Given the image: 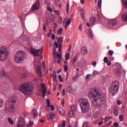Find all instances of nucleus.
<instances>
[{"label":"nucleus","instance_id":"obj_24","mask_svg":"<svg viewBox=\"0 0 127 127\" xmlns=\"http://www.w3.org/2000/svg\"><path fill=\"white\" fill-rule=\"evenodd\" d=\"M89 22L91 24H94V23L96 22V17H91L89 20Z\"/></svg>","mask_w":127,"mask_h":127},{"label":"nucleus","instance_id":"obj_43","mask_svg":"<svg viewBox=\"0 0 127 127\" xmlns=\"http://www.w3.org/2000/svg\"><path fill=\"white\" fill-rule=\"evenodd\" d=\"M61 127H66V121H65L64 120L63 121L62 125H61Z\"/></svg>","mask_w":127,"mask_h":127},{"label":"nucleus","instance_id":"obj_9","mask_svg":"<svg viewBox=\"0 0 127 127\" xmlns=\"http://www.w3.org/2000/svg\"><path fill=\"white\" fill-rule=\"evenodd\" d=\"M5 110L6 112H9L10 114H13L15 112V107L14 105L11 104H8V107H5Z\"/></svg>","mask_w":127,"mask_h":127},{"label":"nucleus","instance_id":"obj_8","mask_svg":"<svg viewBox=\"0 0 127 127\" xmlns=\"http://www.w3.org/2000/svg\"><path fill=\"white\" fill-rule=\"evenodd\" d=\"M30 52L34 55V56H36V57H38L40 56L41 54H42V52H43V49H35L33 48H31L30 49Z\"/></svg>","mask_w":127,"mask_h":127},{"label":"nucleus","instance_id":"obj_28","mask_svg":"<svg viewBox=\"0 0 127 127\" xmlns=\"http://www.w3.org/2000/svg\"><path fill=\"white\" fill-rule=\"evenodd\" d=\"M98 74H100V71H94L93 72L92 74V77H96L98 75Z\"/></svg>","mask_w":127,"mask_h":127},{"label":"nucleus","instance_id":"obj_39","mask_svg":"<svg viewBox=\"0 0 127 127\" xmlns=\"http://www.w3.org/2000/svg\"><path fill=\"white\" fill-rule=\"evenodd\" d=\"M3 105V100L0 98V108H1Z\"/></svg>","mask_w":127,"mask_h":127},{"label":"nucleus","instance_id":"obj_62","mask_svg":"<svg viewBox=\"0 0 127 127\" xmlns=\"http://www.w3.org/2000/svg\"><path fill=\"white\" fill-rule=\"evenodd\" d=\"M55 45L56 48H58V43L55 42Z\"/></svg>","mask_w":127,"mask_h":127},{"label":"nucleus","instance_id":"obj_61","mask_svg":"<svg viewBox=\"0 0 127 127\" xmlns=\"http://www.w3.org/2000/svg\"><path fill=\"white\" fill-rule=\"evenodd\" d=\"M57 78V76L56 75H55L53 77V81L54 82H55V81H56V79Z\"/></svg>","mask_w":127,"mask_h":127},{"label":"nucleus","instance_id":"obj_60","mask_svg":"<svg viewBox=\"0 0 127 127\" xmlns=\"http://www.w3.org/2000/svg\"><path fill=\"white\" fill-rule=\"evenodd\" d=\"M57 55H58V57H59V59H61L62 58V55H61L59 54H58Z\"/></svg>","mask_w":127,"mask_h":127},{"label":"nucleus","instance_id":"obj_51","mask_svg":"<svg viewBox=\"0 0 127 127\" xmlns=\"http://www.w3.org/2000/svg\"><path fill=\"white\" fill-rule=\"evenodd\" d=\"M61 89H62V84L61 83L59 85V91H61Z\"/></svg>","mask_w":127,"mask_h":127},{"label":"nucleus","instance_id":"obj_7","mask_svg":"<svg viewBox=\"0 0 127 127\" xmlns=\"http://www.w3.org/2000/svg\"><path fill=\"white\" fill-rule=\"evenodd\" d=\"M105 24L108 28H114L115 26H116L117 24H118V20L115 19L114 20H106Z\"/></svg>","mask_w":127,"mask_h":127},{"label":"nucleus","instance_id":"obj_49","mask_svg":"<svg viewBox=\"0 0 127 127\" xmlns=\"http://www.w3.org/2000/svg\"><path fill=\"white\" fill-rule=\"evenodd\" d=\"M113 122L111 121L106 124V127H110L112 124Z\"/></svg>","mask_w":127,"mask_h":127},{"label":"nucleus","instance_id":"obj_52","mask_svg":"<svg viewBox=\"0 0 127 127\" xmlns=\"http://www.w3.org/2000/svg\"><path fill=\"white\" fill-rule=\"evenodd\" d=\"M83 24H80L78 27V29L79 30V31H82V26Z\"/></svg>","mask_w":127,"mask_h":127},{"label":"nucleus","instance_id":"obj_11","mask_svg":"<svg viewBox=\"0 0 127 127\" xmlns=\"http://www.w3.org/2000/svg\"><path fill=\"white\" fill-rule=\"evenodd\" d=\"M119 92V90L117 89V88H114L112 86L110 87V88L109 90V93L110 95H112L113 97L115 96V95H117L118 94V92Z\"/></svg>","mask_w":127,"mask_h":127},{"label":"nucleus","instance_id":"obj_25","mask_svg":"<svg viewBox=\"0 0 127 127\" xmlns=\"http://www.w3.org/2000/svg\"><path fill=\"white\" fill-rule=\"evenodd\" d=\"M87 35H88V38L93 39L94 38V34L92 32H87Z\"/></svg>","mask_w":127,"mask_h":127},{"label":"nucleus","instance_id":"obj_37","mask_svg":"<svg viewBox=\"0 0 127 127\" xmlns=\"http://www.w3.org/2000/svg\"><path fill=\"white\" fill-rule=\"evenodd\" d=\"M119 121L120 122H123L124 121V115H121L119 116Z\"/></svg>","mask_w":127,"mask_h":127},{"label":"nucleus","instance_id":"obj_36","mask_svg":"<svg viewBox=\"0 0 127 127\" xmlns=\"http://www.w3.org/2000/svg\"><path fill=\"white\" fill-rule=\"evenodd\" d=\"M70 59V54L67 53L65 54V60H69Z\"/></svg>","mask_w":127,"mask_h":127},{"label":"nucleus","instance_id":"obj_2","mask_svg":"<svg viewBox=\"0 0 127 127\" xmlns=\"http://www.w3.org/2000/svg\"><path fill=\"white\" fill-rule=\"evenodd\" d=\"M78 103L83 114H86V113H88L90 111V103L88 99L80 98L78 100Z\"/></svg>","mask_w":127,"mask_h":127},{"label":"nucleus","instance_id":"obj_14","mask_svg":"<svg viewBox=\"0 0 127 127\" xmlns=\"http://www.w3.org/2000/svg\"><path fill=\"white\" fill-rule=\"evenodd\" d=\"M23 72L20 74V77L22 78H26L27 76V70H26V68L24 67L23 69Z\"/></svg>","mask_w":127,"mask_h":127},{"label":"nucleus","instance_id":"obj_41","mask_svg":"<svg viewBox=\"0 0 127 127\" xmlns=\"http://www.w3.org/2000/svg\"><path fill=\"white\" fill-rule=\"evenodd\" d=\"M59 79L61 83L63 82V78H62V76L61 75H59Z\"/></svg>","mask_w":127,"mask_h":127},{"label":"nucleus","instance_id":"obj_31","mask_svg":"<svg viewBox=\"0 0 127 127\" xmlns=\"http://www.w3.org/2000/svg\"><path fill=\"white\" fill-rule=\"evenodd\" d=\"M122 3L124 5L125 7L127 8V0H122Z\"/></svg>","mask_w":127,"mask_h":127},{"label":"nucleus","instance_id":"obj_34","mask_svg":"<svg viewBox=\"0 0 127 127\" xmlns=\"http://www.w3.org/2000/svg\"><path fill=\"white\" fill-rule=\"evenodd\" d=\"M37 72L38 73L40 76H42V73L41 72V70L39 68H37Z\"/></svg>","mask_w":127,"mask_h":127},{"label":"nucleus","instance_id":"obj_6","mask_svg":"<svg viewBox=\"0 0 127 127\" xmlns=\"http://www.w3.org/2000/svg\"><path fill=\"white\" fill-rule=\"evenodd\" d=\"M8 57V50L5 46L0 47V61H5Z\"/></svg>","mask_w":127,"mask_h":127},{"label":"nucleus","instance_id":"obj_29","mask_svg":"<svg viewBox=\"0 0 127 127\" xmlns=\"http://www.w3.org/2000/svg\"><path fill=\"white\" fill-rule=\"evenodd\" d=\"M114 115L115 117H118L119 116V112L118 111V110L114 109L113 111Z\"/></svg>","mask_w":127,"mask_h":127},{"label":"nucleus","instance_id":"obj_45","mask_svg":"<svg viewBox=\"0 0 127 127\" xmlns=\"http://www.w3.org/2000/svg\"><path fill=\"white\" fill-rule=\"evenodd\" d=\"M69 5L67 3V5H66V12H67V13H69Z\"/></svg>","mask_w":127,"mask_h":127},{"label":"nucleus","instance_id":"obj_57","mask_svg":"<svg viewBox=\"0 0 127 127\" xmlns=\"http://www.w3.org/2000/svg\"><path fill=\"white\" fill-rule=\"evenodd\" d=\"M64 105H65V102L64 101V99H63L62 101V105L63 106V107H64Z\"/></svg>","mask_w":127,"mask_h":127},{"label":"nucleus","instance_id":"obj_38","mask_svg":"<svg viewBox=\"0 0 127 127\" xmlns=\"http://www.w3.org/2000/svg\"><path fill=\"white\" fill-rule=\"evenodd\" d=\"M68 116L72 118V117H74V112L73 111H70L68 114Z\"/></svg>","mask_w":127,"mask_h":127},{"label":"nucleus","instance_id":"obj_4","mask_svg":"<svg viewBox=\"0 0 127 127\" xmlns=\"http://www.w3.org/2000/svg\"><path fill=\"white\" fill-rule=\"evenodd\" d=\"M26 58V55L23 51H19L15 55L14 62L17 64L23 63L24 60Z\"/></svg>","mask_w":127,"mask_h":127},{"label":"nucleus","instance_id":"obj_56","mask_svg":"<svg viewBox=\"0 0 127 127\" xmlns=\"http://www.w3.org/2000/svg\"><path fill=\"white\" fill-rule=\"evenodd\" d=\"M56 48L54 49L53 51V53L54 54V55H56Z\"/></svg>","mask_w":127,"mask_h":127},{"label":"nucleus","instance_id":"obj_46","mask_svg":"<svg viewBox=\"0 0 127 127\" xmlns=\"http://www.w3.org/2000/svg\"><path fill=\"white\" fill-rule=\"evenodd\" d=\"M108 61H108V57H104V62L105 63H107Z\"/></svg>","mask_w":127,"mask_h":127},{"label":"nucleus","instance_id":"obj_59","mask_svg":"<svg viewBox=\"0 0 127 127\" xmlns=\"http://www.w3.org/2000/svg\"><path fill=\"white\" fill-rule=\"evenodd\" d=\"M52 40H54L55 39V35L54 34L52 35Z\"/></svg>","mask_w":127,"mask_h":127},{"label":"nucleus","instance_id":"obj_30","mask_svg":"<svg viewBox=\"0 0 127 127\" xmlns=\"http://www.w3.org/2000/svg\"><path fill=\"white\" fill-rule=\"evenodd\" d=\"M77 59H78V56L75 55L72 62V64H75V63L76 62V61H77Z\"/></svg>","mask_w":127,"mask_h":127},{"label":"nucleus","instance_id":"obj_18","mask_svg":"<svg viewBox=\"0 0 127 127\" xmlns=\"http://www.w3.org/2000/svg\"><path fill=\"white\" fill-rule=\"evenodd\" d=\"M81 51V54L83 55H85L87 54V53H88V49H87V47H83L82 48Z\"/></svg>","mask_w":127,"mask_h":127},{"label":"nucleus","instance_id":"obj_23","mask_svg":"<svg viewBox=\"0 0 127 127\" xmlns=\"http://www.w3.org/2000/svg\"><path fill=\"white\" fill-rule=\"evenodd\" d=\"M33 114V117L34 118H37L38 116V113L37 112V110L35 109H33L32 110Z\"/></svg>","mask_w":127,"mask_h":127},{"label":"nucleus","instance_id":"obj_33","mask_svg":"<svg viewBox=\"0 0 127 127\" xmlns=\"http://www.w3.org/2000/svg\"><path fill=\"white\" fill-rule=\"evenodd\" d=\"M71 110L73 112H75V111H76V110H77V107H76V106H75L74 105H72L71 107Z\"/></svg>","mask_w":127,"mask_h":127},{"label":"nucleus","instance_id":"obj_19","mask_svg":"<svg viewBox=\"0 0 127 127\" xmlns=\"http://www.w3.org/2000/svg\"><path fill=\"white\" fill-rule=\"evenodd\" d=\"M21 37L23 42H25V41H27L28 40V36L27 35L22 34Z\"/></svg>","mask_w":127,"mask_h":127},{"label":"nucleus","instance_id":"obj_1","mask_svg":"<svg viewBox=\"0 0 127 127\" xmlns=\"http://www.w3.org/2000/svg\"><path fill=\"white\" fill-rule=\"evenodd\" d=\"M88 95L89 99L92 100V104L94 107L102 106L105 103L104 94L96 91V89H90Z\"/></svg>","mask_w":127,"mask_h":127},{"label":"nucleus","instance_id":"obj_44","mask_svg":"<svg viewBox=\"0 0 127 127\" xmlns=\"http://www.w3.org/2000/svg\"><path fill=\"white\" fill-rule=\"evenodd\" d=\"M108 53L109 55H110L111 56H112V55L114 54V51L112 50H110L109 51Z\"/></svg>","mask_w":127,"mask_h":127},{"label":"nucleus","instance_id":"obj_3","mask_svg":"<svg viewBox=\"0 0 127 127\" xmlns=\"http://www.w3.org/2000/svg\"><path fill=\"white\" fill-rule=\"evenodd\" d=\"M19 88L20 92L23 93L24 95H31L33 93L31 83H25L20 85Z\"/></svg>","mask_w":127,"mask_h":127},{"label":"nucleus","instance_id":"obj_40","mask_svg":"<svg viewBox=\"0 0 127 127\" xmlns=\"http://www.w3.org/2000/svg\"><path fill=\"white\" fill-rule=\"evenodd\" d=\"M64 70L65 72H67V71H68V65H64Z\"/></svg>","mask_w":127,"mask_h":127},{"label":"nucleus","instance_id":"obj_22","mask_svg":"<svg viewBox=\"0 0 127 127\" xmlns=\"http://www.w3.org/2000/svg\"><path fill=\"white\" fill-rule=\"evenodd\" d=\"M122 20L123 21H127V12H125L122 15Z\"/></svg>","mask_w":127,"mask_h":127},{"label":"nucleus","instance_id":"obj_16","mask_svg":"<svg viewBox=\"0 0 127 127\" xmlns=\"http://www.w3.org/2000/svg\"><path fill=\"white\" fill-rule=\"evenodd\" d=\"M80 13L82 20L85 22L86 21V18H85V10L84 9H81L80 10Z\"/></svg>","mask_w":127,"mask_h":127},{"label":"nucleus","instance_id":"obj_58","mask_svg":"<svg viewBox=\"0 0 127 127\" xmlns=\"http://www.w3.org/2000/svg\"><path fill=\"white\" fill-rule=\"evenodd\" d=\"M62 31H63V28H60L58 30V32H62Z\"/></svg>","mask_w":127,"mask_h":127},{"label":"nucleus","instance_id":"obj_12","mask_svg":"<svg viewBox=\"0 0 127 127\" xmlns=\"http://www.w3.org/2000/svg\"><path fill=\"white\" fill-rule=\"evenodd\" d=\"M16 103V98L14 96H11L8 100V105H13Z\"/></svg>","mask_w":127,"mask_h":127},{"label":"nucleus","instance_id":"obj_27","mask_svg":"<svg viewBox=\"0 0 127 127\" xmlns=\"http://www.w3.org/2000/svg\"><path fill=\"white\" fill-rule=\"evenodd\" d=\"M65 21H66V23H65V27L66 28L67 27V26H68V25H69L70 24V23H71V21H68V20H66V19H64V23Z\"/></svg>","mask_w":127,"mask_h":127},{"label":"nucleus","instance_id":"obj_5","mask_svg":"<svg viewBox=\"0 0 127 127\" xmlns=\"http://www.w3.org/2000/svg\"><path fill=\"white\" fill-rule=\"evenodd\" d=\"M17 127H33V122L30 121L29 125L26 126L25 119L22 116H19L18 118V121L16 123Z\"/></svg>","mask_w":127,"mask_h":127},{"label":"nucleus","instance_id":"obj_54","mask_svg":"<svg viewBox=\"0 0 127 127\" xmlns=\"http://www.w3.org/2000/svg\"><path fill=\"white\" fill-rule=\"evenodd\" d=\"M47 9L48 10H49L50 11H51V12H52L53 11V9H52V8L48 7L47 8Z\"/></svg>","mask_w":127,"mask_h":127},{"label":"nucleus","instance_id":"obj_20","mask_svg":"<svg viewBox=\"0 0 127 127\" xmlns=\"http://www.w3.org/2000/svg\"><path fill=\"white\" fill-rule=\"evenodd\" d=\"M2 76L3 77H6V74H5V73H4V71H0V82H1V81H2Z\"/></svg>","mask_w":127,"mask_h":127},{"label":"nucleus","instance_id":"obj_63","mask_svg":"<svg viewBox=\"0 0 127 127\" xmlns=\"http://www.w3.org/2000/svg\"><path fill=\"white\" fill-rule=\"evenodd\" d=\"M117 105H122V103L121 102V101L120 100L117 101Z\"/></svg>","mask_w":127,"mask_h":127},{"label":"nucleus","instance_id":"obj_21","mask_svg":"<svg viewBox=\"0 0 127 127\" xmlns=\"http://www.w3.org/2000/svg\"><path fill=\"white\" fill-rule=\"evenodd\" d=\"M47 103L48 107L49 108H50L51 107V109L52 111H54L55 110V107H54V106L53 105H50V101H49V100H48L47 101Z\"/></svg>","mask_w":127,"mask_h":127},{"label":"nucleus","instance_id":"obj_53","mask_svg":"<svg viewBox=\"0 0 127 127\" xmlns=\"http://www.w3.org/2000/svg\"><path fill=\"white\" fill-rule=\"evenodd\" d=\"M92 77V75L91 74H87L86 76V79H90Z\"/></svg>","mask_w":127,"mask_h":127},{"label":"nucleus","instance_id":"obj_47","mask_svg":"<svg viewBox=\"0 0 127 127\" xmlns=\"http://www.w3.org/2000/svg\"><path fill=\"white\" fill-rule=\"evenodd\" d=\"M106 63L108 66H110L112 64V62H111V61H108Z\"/></svg>","mask_w":127,"mask_h":127},{"label":"nucleus","instance_id":"obj_64","mask_svg":"<svg viewBox=\"0 0 127 127\" xmlns=\"http://www.w3.org/2000/svg\"><path fill=\"white\" fill-rule=\"evenodd\" d=\"M78 127V122H76L75 123V127Z\"/></svg>","mask_w":127,"mask_h":127},{"label":"nucleus","instance_id":"obj_35","mask_svg":"<svg viewBox=\"0 0 127 127\" xmlns=\"http://www.w3.org/2000/svg\"><path fill=\"white\" fill-rule=\"evenodd\" d=\"M58 42H59L60 43H62V42H63V37H60L58 38Z\"/></svg>","mask_w":127,"mask_h":127},{"label":"nucleus","instance_id":"obj_32","mask_svg":"<svg viewBox=\"0 0 127 127\" xmlns=\"http://www.w3.org/2000/svg\"><path fill=\"white\" fill-rule=\"evenodd\" d=\"M102 7V0H99L98 3V8H101Z\"/></svg>","mask_w":127,"mask_h":127},{"label":"nucleus","instance_id":"obj_42","mask_svg":"<svg viewBox=\"0 0 127 127\" xmlns=\"http://www.w3.org/2000/svg\"><path fill=\"white\" fill-rule=\"evenodd\" d=\"M60 113L63 116H64V114H65V111H64V110H63V109H62L61 110H60Z\"/></svg>","mask_w":127,"mask_h":127},{"label":"nucleus","instance_id":"obj_15","mask_svg":"<svg viewBox=\"0 0 127 127\" xmlns=\"http://www.w3.org/2000/svg\"><path fill=\"white\" fill-rule=\"evenodd\" d=\"M119 85H120L119 81H115L113 82L112 85L111 86V87H112L113 88H114L115 89H116V88H117L116 89L119 90V89L120 88V87L119 86Z\"/></svg>","mask_w":127,"mask_h":127},{"label":"nucleus","instance_id":"obj_17","mask_svg":"<svg viewBox=\"0 0 127 127\" xmlns=\"http://www.w3.org/2000/svg\"><path fill=\"white\" fill-rule=\"evenodd\" d=\"M47 118L48 121H51V120H53L55 118V114L53 113H50V115H48Z\"/></svg>","mask_w":127,"mask_h":127},{"label":"nucleus","instance_id":"obj_48","mask_svg":"<svg viewBox=\"0 0 127 127\" xmlns=\"http://www.w3.org/2000/svg\"><path fill=\"white\" fill-rule=\"evenodd\" d=\"M114 126L115 127H119V123H117V122L114 123Z\"/></svg>","mask_w":127,"mask_h":127},{"label":"nucleus","instance_id":"obj_50","mask_svg":"<svg viewBox=\"0 0 127 127\" xmlns=\"http://www.w3.org/2000/svg\"><path fill=\"white\" fill-rule=\"evenodd\" d=\"M108 121H109V117H105L104 119L105 123H107V122H108Z\"/></svg>","mask_w":127,"mask_h":127},{"label":"nucleus","instance_id":"obj_10","mask_svg":"<svg viewBox=\"0 0 127 127\" xmlns=\"http://www.w3.org/2000/svg\"><path fill=\"white\" fill-rule=\"evenodd\" d=\"M39 7H40V2L39 0H37L36 2L32 5L31 9L33 11H35V10H38Z\"/></svg>","mask_w":127,"mask_h":127},{"label":"nucleus","instance_id":"obj_26","mask_svg":"<svg viewBox=\"0 0 127 127\" xmlns=\"http://www.w3.org/2000/svg\"><path fill=\"white\" fill-rule=\"evenodd\" d=\"M8 123L11 125L13 126L14 125V122H13V120L11 119L10 118H8L7 119Z\"/></svg>","mask_w":127,"mask_h":127},{"label":"nucleus","instance_id":"obj_13","mask_svg":"<svg viewBox=\"0 0 127 127\" xmlns=\"http://www.w3.org/2000/svg\"><path fill=\"white\" fill-rule=\"evenodd\" d=\"M41 87L43 89L42 94L43 95V98H45V97L46 96V91H47V88L46 87V85L44 84V83H42Z\"/></svg>","mask_w":127,"mask_h":127},{"label":"nucleus","instance_id":"obj_55","mask_svg":"<svg viewBox=\"0 0 127 127\" xmlns=\"http://www.w3.org/2000/svg\"><path fill=\"white\" fill-rule=\"evenodd\" d=\"M43 29L44 31H46V26L45 25V23L43 24Z\"/></svg>","mask_w":127,"mask_h":127}]
</instances>
